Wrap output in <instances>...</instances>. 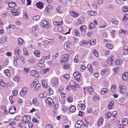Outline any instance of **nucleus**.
I'll use <instances>...</instances> for the list:
<instances>
[{
    "mask_svg": "<svg viewBox=\"0 0 128 128\" xmlns=\"http://www.w3.org/2000/svg\"><path fill=\"white\" fill-rule=\"evenodd\" d=\"M73 75L74 78L77 81L79 82L80 81V78L81 76L80 72H74Z\"/></svg>",
    "mask_w": 128,
    "mask_h": 128,
    "instance_id": "nucleus-1",
    "label": "nucleus"
},
{
    "mask_svg": "<svg viewBox=\"0 0 128 128\" xmlns=\"http://www.w3.org/2000/svg\"><path fill=\"white\" fill-rule=\"evenodd\" d=\"M30 120V118L28 115L24 116L22 118V122L23 123H27Z\"/></svg>",
    "mask_w": 128,
    "mask_h": 128,
    "instance_id": "nucleus-2",
    "label": "nucleus"
},
{
    "mask_svg": "<svg viewBox=\"0 0 128 128\" xmlns=\"http://www.w3.org/2000/svg\"><path fill=\"white\" fill-rule=\"evenodd\" d=\"M68 54H66L62 56L61 58L62 61V62L63 63V62H67L68 60Z\"/></svg>",
    "mask_w": 128,
    "mask_h": 128,
    "instance_id": "nucleus-3",
    "label": "nucleus"
},
{
    "mask_svg": "<svg viewBox=\"0 0 128 128\" xmlns=\"http://www.w3.org/2000/svg\"><path fill=\"white\" fill-rule=\"evenodd\" d=\"M41 25L42 26H44V28H48L49 27L50 24L46 20H43L42 22Z\"/></svg>",
    "mask_w": 128,
    "mask_h": 128,
    "instance_id": "nucleus-4",
    "label": "nucleus"
},
{
    "mask_svg": "<svg viewBox=\"0 0 128 128\" xmlns=\"http://www.w3.org/2000/svg\"><path fill=\"white\" fill-rule=\"evenodd\" d=\"M46 103L49 105L52 106L54 104V103L52 98H48L46 100Z\"/></svg>",
    "mask_w": 128,
    "mask_h": 128,
    "instance_id": "nucleus-5",
    "label": "nucleus"
},
{
    "mask_svg": "<svg viewBox=\"0 0 128 128\" xmlns=\"http://www.w3.org/2000/svg\"><path fill=\"white\" fill-rule=\"evenodd\" d=\"M28 88L26 87H24L22 88V89L21 90L20 94V96H24L25 95L27 91H28Z\"/></svg>",
    "mask_w": 128,
    "mask_h": 128,
    "instance_id": "nucleus-6",
    "label": "nucleus"
},
{
    "mask_svg": "<svg viewBox=\"0 0 128 128\" xmlns=\"http://www.w3.org/2000/svg\"><path fill=\"white\" fill-rule=\"evenodd\" d=\"M58 80L56 78H54L52 80V85L54 86H57L58 83Z\"/></svg>",
    "mask_w": 128,
    "mask_h": 128,
    "instance_id": "nucleus-7",
    "label": "nucleus"
},
{
    "mask_svg": "<svg viewBox=\"0 0 128 128\" xmlns=\"http://www.w3.org/2000/svg\"><path fill=\"white\" fill-rule=\"evenodd\" d=\"M122 78L124 81H127L128 79V72H124L122 75Z\"/></svg>",
    "mask_w": 128,
    "mask_h": 128,
    "instance_id": "nucleus-8",
    "label": "nucleus"
},
{
    "mask_svg": "<svg viewBox=\"0 0 128 128\" xmlns=\"http://www.w3.org/2000/svg\"><path fill=\"white\" fill-rule=\"evenodd\" d=\"M30 74L35 78H38V73L35 70H32L30 72Z\"/></svg>",
    "mask_w": 128,
    "mask_h": 128,
    "instance_id": "nucleus-9",
    "label": "nucleus"
},
{
    "mask_svg": "<svg viewBox=\"0 0 128 128\" xmlns=\"http://www.w3.org/2000/svg\"><path fill=\"white\" fill-rule=\"evenodd\" d=\"M16 110L15 107L12 106L9 110V113L10 114H14L16 112Z\"/></svg>",
    "mask_w": 128,
    "mask_h": 128,
    "instance_id": "nucleus-10",
    "label": "nucleus"
},
{
    "mask_svg": "<svg viewBox=\"0 0 128 128\" xmlns=\"http://www.w3.org/2000/svg\"><path fill=\"white\" fill-rule=\"evenodd\" d=\"M21 50L19 48H16L14 51V53L16 55H18L21 54Z\"/></svg>",
    "mask_w": 128,
    "mask_h": 128,
    "instance_id": "nucleus-11",
    "label": "nucleus"
},
{
    "mask_svg": "<svg viewBox=\"0 0 128 128\" xmlns=\"http://www.w3.org/2000/svg\"><path fill=\"white\" fill-rule=\"evenodd\" d=\"M115 64L116 65H121L123 63L122 60L120 58H118L114 62Z\"/></svg>",
    "mask_w": 128,
    "mask_h": 128,
    "instance_id": "nucleus-12",
    "label": "nucleus"
},
{
    "mask_svg": "<svg viewBox=\"0 0 128 128\" xmlns=\"http://www.w3.org/2000/svg\"><path fill=\"white\" fill-rule=\"evenodd\" d=\"M12 14L13 15L18 16L19 14V12H18L17 10L13 9L11 10Z\"/></svg>",
    "mask_w": 128,
    "mask_h": 128,
    "instance_id": "nucleus-13",
    "label": "nucleus"
},
{
    "mask_svg": "<svg viewBox=\"0 0 128 128\" xmlns=\"http://www.w3.org/2000/svg\"><path fill=\"white\" fill-rule=\"evenodd\" d=\"M36 5L38 8L40 9H42L43 7V4L42 2H40L37 3Z\"/></svg>",
    "mask_w": 128,
    "mask_h": 128,
    "instance_id": "nucleus-14",
    "label": "nucleus"
},
{
    "mask_svg": "<svg viewBox=\"0 0 128 128\" xmlns=\"http://www.w3.org/2000/svg\"><path fill=\"white\" fill-rule=\"evenodd\" d=\"M87 14L89 15L92 16L96 15L97 14V13L96 12L91 10L88 11Z\"/></svg>",
    "mask_w": 128,
    "mask_h": 128,
    "instance_id": "nucleus-15",
    "label": "nucleus"
},
{
    "mask_svg": "<svg viewBox=\"0 0 128 128\" xmlns=\"http://www.w3.org/2000/svg\"><path fill=\"white\" fill-rule=\"evenodd\" d=\"M76 110V107L74 106H71L70 107V111L71 112H74Z\"/></svg>",
    "mask_w": 128,
    "mask_h": 128,
    "instance_id": "nucleus-16",
    "label": "nucleus"
},
{
    "mask_svg": "<svg viewBox=\"0 0 128 128\" xmlns=\"http://www.w3.org/2000/svg\"><path fill=\"white\" fill-rule=\"evenodd\" d=\"M114 104V102L113 100H111L110 102L108 104V108L110 109L112 108Z\"/></svg>",
    "mask_w": 128,
    "mask_h": 128,
    "instance_id": "nucleus-17",
    "label": "nucleus"
},
{
    "mask_svg": "<svg viewBox=\"0 0 128 128\" xmlns=\"http://www.w3.org/2000/svg\"><path fill=\"white\" fill-rule=\"evenodd\" d=\"M103 120L102 117H101L99 119L98 121V124L99 125H101L102 124Z\"/></svg>",
    "mask_w": 128,
    "mask_h": 128,
    "instance_id": "nucleus-18",
    "label": "nucleus"
},
{
    "mask_svg": "<svg viewBox=\"0 0 128 128\" xmlns=\"http://www.w3.org/2000/svg\"><path fill=\"white\" fill-rule=\"evenodd\" d=\"M18 43L19 45H21L24 42L23 40L21 38H19L18 39Z\"/></svg>",
    "mask_w": 128,
    "mask_h": 128,
    "instance_id": "nucleus-19",
    "label": "nucleus"
},
{
    "mask_svg": "<svg viewBox=\"0 0 128 128\" xmlns=\"http://www.w3.org/2000/svg\"><path fill=\"white\" fill-rule=\"evenodd\" d=\"M64 48L66 50H69L70 47L68 44H67V42H65L64 44Z\"/></svg>",
    "mask_w": 128,
    "mask_h": 128,
    "instance_id": "nucleus-20",
    "label": "nucleus"
},
{
    "mask_svg": "<svg viewBox=\"0 0 128 128\" xmlns=\"http://www.w3.org/2000/svg\"><path fill=\"white\" fill-rule=\"evenodd\" d=\"M34 54L37 57H39L40 56V52L39 50H35L34 52Z\"/></svg>",
    "mask_w": 128,
    "mask_h": 128,
    "instance_id": "nucleus-21",
    "label": "nucleus"
},
{
    "mask_svg": "<svg viewBox=\"0 0 128 128\" xmlns=\"http://www.w3.org/2000/svg\"><path fill=\"white\" fill-rule=\"evenodd\" d=\"M83 124V122L81 120H78L77 121L76 123L75 126V127H76V125H82Z\"/></svg>",
    "mask_w": 128,
    "mask_h": 128,
    "instance_id": "nucleus-22",
    "label": "nucleus"
},
{
    "mask_svg": "<svg viewBox=\"0 0 128 128\" xmlns=\"http://www.w3.org/2000/svg\"><path fill=\"white\" fill-rule=\"evenodd\" d=\"M70 14L75 18H76L78 16V14H77L74 11H72L71 12Z\"/></svg>",
    "mask_w": 128,
    "mask_h": 128,
    "instance_id": "nucleus-23",
    "label": "nucleus"
},
{
    "mask_svg": "<svg viewBox=\"0 0 128 128\" xmlns=\"http://www.w3.org/2000/svg\"><path fill=\"white\" fill-rule=\"evenodd\" d=\"M4 72L6 75L8 77L10 76V74L9 72V71L8 69L5 70H4Z\"/></svg>",
    "mask_w": 128,
    "mask_h": 128,
    "instance_id": "nucleus-24",
    "label": "nucleus"
},
{
    "mask_svg": "<svg viewBox=\"0 0 128 128\" xmlns=\"http://www.w3.org/2000/svg\"><path fill=\"white\" fill-rule=\"evenodd\" d=\"M16 4L14 2H11L9 3L8 4V6L10 8H12L16 6Z\"/></svg>",
    "mask_w": 128,
    "mask_h": 128,
    "instance_id": "nucleus-25",
    "label": "nucleus"
},
{
    "mask_svg": "<svg viewBox=\"0 0 128 128\" xmlns=\"http://www.w3.org/2000/svg\"><path fill=\"white\" fill-rule=\"evenodd\" d=\"M42 84L44 88H46L47 87V84L45 80H42Z\"/></svg>",
    "mask_w": 128,
    "mask_h": 128,
    "instance_id": "nucleus-26",
    "label": "nucleus"
},
{
    "mask_svg": "<svg viewBox=\"0 0 128 128\" xmlns=\"http://www.w3.org/2000/svg\"><path fill=\"white\" fill-rule=\"evenodd\" d=\"M49 69L48 68H47L46 69H42L41 70V72L42 73L45 74L46 72H47L49 71Z\"/></svg>",
    "mask_w": 128,
    "mask_h": 128,
    "instance_id": "nucleus-27",
    "label": "nucleus"
},
{
    "mask_svg": "<svg viewBox=\"0 0 128 128\" xmlns=\"http://www.w3.org/2000/svg\"><path fill=\"white\" fill-rule=\"evenodd\" d=\"M108 90L106 88H103L101 91V93L102 94H104L107 92Z\"/></svg>",
    "mask_w": 128,
    "mask_h": 128,
    "instance_id": "nucleus-28",
    "label": "nucleus"
},
{
    "mask_svg": "<svg viewBox=\"0 0 128 128\" xmlns=\"http://www.w3.org/2000/svg\"><path fill=\"white\" fill-rule=\"evenodd\" d=\"M78 106L80 107L82 110H84L86 107V105L85 104H78Z\"/></svg>",
    "mask_w": 128,
    "mask_h": 128,
    "instance_id": "nucleus-29",
    "label": "nucleus"
},
{
    "mask_svg": "<svg viewBox=\"0 0 128 128\" xmlns=\"http://www.w3.org/2000/svg\"><path fill=\"white\" fill-rule=\"evenodd\" d=\"M63 24V22L62 20L61 22H54V24L55 25L58 26L60 25H61Z\"/></svg>",
    "mask_w": 128,
    "mask_h": 128,
    "instance_id": "nucleus-30",
    "label": "nucleus"
},
{
    "mask_svg": "<svg viewBox=\"0 0 128 128\" xmlns=\"http://www.w3.org/2000/svg\"><path fill=\"white\" fill-rule=\"evenodd\" d=\"M119 89L120 90V91L121 90H123V89L124 88V84L122 83H120L119 84Z\"/></svg>",
    "mask_w": 128,
    "mask_h": 128,
    "instance_id": "nucleus-31",
    "label": "nucleus"
},
{
    "mask_svg": "<svg viewBox=\"0 0 128 128\" xmlns=\"http://www.w3.org/2000/svg\"><path fill=\"white\" fill-rule=\"evenodd\" d=\"M112 22L114 24H117L118 23V21L116 19L114 18L112 20Z\"/></svg>",
    "mask_w": 128,
    "mask_h": 128,
    "instance_id": "nucleus-32",
    "label": "nucleus"
},
{
    "mask_svg": "<svg viewBox=\"0 0 128 128\" xmlns=\"http://www.w3.org/2000/svg\"><path fill=\"white\" fill-rule=\"evenodd\" d=\"M87 68H88L90 72H92V65L90 64H88L87 66Z\"/></svg>",
    "mask_w": 128,
    "mask_h": 128,
    "instance_id": "nucleus-33",
    "label": "nucleus"
},
{
    "mask_svg": "<svg viewBox=\"0 0 128 128\" xmlns=\"http://www.w3.org/2000/svg\"><path fill=\"white\" fill-rule=\"evenodd\" d=\"M116 86L115 85H114L112 86V87L111 88V91L114 92H115L116 90Z\"/></svg>",
    "mask_w": 128,
    "mask_h": 128,
    "instance_id": "nucleus-34",
    "label": "nucleus"
},
{
    "mask_svg": "<svg viewBox=\"0 0 128 128\" xmlns=\"http://www.w3.org/2000/svg\"><path fill=\"white\" fill-rule=\"evenodd\" d=\"M30 69L28 68H26L24 69V72L26 74H27L29 72Z\"/></svg>",
    "mask_w": 128,
    "mask_h": 128,
    "instance_id": "nucleus-35",
    "label": "nucleus"
},
{
    "mask_svg": "<svg viewBox=\"0 0 128 128\" xmlns=\"http://www.w3.org/2000/svg\"><path fill=\"white\" fill-rule=\"evenodd\" d=\"M49 6H46L45 8V12H46L48 13L49 12V11L51 10V8H49Z\"/></svg>",
    "mask_w": 128,
    "mask_h": 128,
    "instance_id": "nucleus-36",
    "label": "nucleus"
},
{
    "mask_svg": "<svg viewBox=\"0 0 128 128\" xmlns=\"http://www.w3.org/2000/svg\"><path fill=\"white\" fill-rule=\"evenodd\" d=\"M0 85L4 87L6 85V84L4 83V81L2 80H0Z\"/></svg>",
    "mask_w": 128,
    "mask_h": 128,
    "instance_id": "nucleus-37",
    "label": "nucleus"
},
{
    "mask_svg": "<svg viewBox=\"0 0 128 128\" xmlns=\"http://www.w3.org/2000/svg\"><path fill=\"white\" fill-rule=\"evenodd\" d=\"M38 81V80H34L32 84H31L30 86L32 87H33L36 84L38 83L37 82Z\"/></svg>",
    "mask_w": 128,
    "mask_h": 128,
    "instance_id": "nucleus-38",
    "label": "nucleus"
},
{
    "mask_svg": "<svg viewBox=\"0 0 128 128\" xmlns=\"http://www.w3.org/2000/svg\"><path fill=\"white\" fill-rule=\"evenodd\" d=\"M67 100L68 102H72L73 98L72 96H69L67 98Z\"/></svg>",
    "mask_w": 128,
    "mask_h": 128,
    "instance_id": "nucleus-39",
    "label": "nucleus"
},
{
    "mask_svg": "<svg viewBox=\"0 0 128 128\" xmlns=\"http://www.w3.org/2000/svg\"><path fill=\"white\" fill-rule=\"evenodd\" d=\"M89 28L90 29H94L95 27L94 24L92 22H90V24L89 26Z\"/></svg>",
    "mask_w": 128,
    "mask_h": 128,
    "instance_id": "nucleus-40",
    "label": "nucleus"
},
{
    "mask_svg": "<svg viewBox=\"0 0 128 128\" xmlns=\"http://www.w3.org/2000/svg\"><path fill=\"white\" fill-rule=\"evenodd\" d=\"M40 18V17L39 16H34L33 17V19L35 21H36L38 20Z\"/></svg>",
    "mask_w": 128,
    "mask_h": 128,
    "instance_id": "nucleus-41",
    "label": "nucleus"
},
{
    "mask_svg": "<svg viewBox=\"0 0 128 128\" xmlns=\"http://www.w3.org/2000/svg\"><path fill=\"white\" fill-rule=\"evenodd\" d=\"M17 58L18 60H22L23 62H24V58L21 56H17Z\"/></svg>",
    "mask_w": 128,
    "mask_h": 128,
    "instance_id": "nucleus-42",
    "label": "nucleus"
},
{
    "mask_svg": "<svg viewBox=\"0 0 128 128\" xmlns=\"http://www.w3.org/2000/svg\"><path fill=\"white\" fill-rule=\"evenodd\" d=\"M75 33V34L77 36H79L80 35V34L79 33V31L78 30H75L74 31Z\"/></svg>",
    "mask_w": 128,
    "mask_h": 128,
    "instance_id": "nucleus-43",
    "label": "nucleus"
},
{
    "mask_svg": "<svg viewBox=\"0 0 128 128\" xmlns=\"http://www.w3.org/2000/svg\"><path fill=\"white\" fill-rule=\"evenodd\" d=\"M100 98L98 96H93L92 97V100L94 101H96L100 99Z\"/></svg>",
    "mask_w": 128,
    "mask_h": 128,
    "instance_id": "nucleus-44",
    "label": "nucleus"
},
{
    "mask_svg": "<svg viewBox=\"0 0 128 128\" xmlns=\"http://www.w3.org/2000/svg\"><path fill=\"white\" fill-rule=\"evenodd\" d=\"M105 115L107 118H110L112 114L111 113L108 112Z\"/></svg>",
    "mask_w": 128,
    "mask_h": 128,
    "instance_id": "nucleus-45",
    "label": "nucleus"
},
{
    "mask_svg": "<svg viewBox=\"0 0 128 128\" xmlns=\"http://www.w3.org/2000/svg\"><path fill=\"white\" fill-rule=\"evenodd\" d=\"M63 77L65 78L68 80H69L70 77L69 75L68 74H65L63 76Z\"/></svg>",
    "mask_w": 128,
    "mask_h": 128,
    "instance_id": "nucleus-46",
    "label": "nucleus"
},
{
    "mask_svg": "<svg viewBox=\"0 0 128 128\" xmlns=\"http://www.w3.org/2000/svg\"><path fill=\"white\" fill-rule=\"evenodd\" d=\"M62 109L64 110V112L68 110V108L65 106L62 105Z\"/></svg>",
    "mask_w": 128,
    "mask_h": 128,
    "instance_id": "nucleus-47",
    "label": "nucleus"
},
{
    "mask_svg": "<svg viewBox=\"0 0 128 128\" xmlns=\"http://www.w3.org/2000/svg\"><path fill=\"white\" fill-rule=\"evenodd\" d=\"M123 11L124 12H126L128 10V8L126 6H124L123 7Z\"/></svg>",
    "mask_w": 128,
    "mask_h": 128,
    "instance_id": "nucleus-48",
    "label": "nucleus"
},
{
    "mask_svg": "<svg viewBox=\"0 0 128 128\" xmlns=\"http://www.w3.org/2000/svg\"><path fill=\"white\" fill-rule=\"evenodd\" d=\"M58 32H62L63 30L62 26H59L58 28Z\"/></svg>",
    "mask_w": 128,
    "mask_h": 128,
    "instance_id": "nucleus-49",
    "label": "nucleus"
},
{
    "mask_svg": "<svg viewBox=\"0 0 128 128\" xmlns=\"http://www.w3.org/2000/svg\"><path fill=\"white\" fill-rule=\"evenodd\" d=\"M86 28V26L84 25H82L80 26V29L81 31H82V30H85Z\"/></svg>",
    "mask_w": 128,
    "mask_h": 128,
    "instance_id": "nucleus-50",
    "label": "nucleus"
},
{
    "mask_svg": "<svg viewBox=\"0 0 128 128\" xmlns=\"http://www.w3.org/2000/svg\"><path fill=\"white\" fill-rule=\"evenodd\" d=\"M75 82L73 80L71 81L70 82V85L74 87V85H75Z\"/></svg>",
    "mask_w": 128,
    "mask_h": 128,
    "instance_id": "nucleus-51",
    "label": "nucleus"
},
{
    "mask_svg": "<svg viewBox=\"0 0 128 128\" xmlns=\"http://www.w3.org/2000/svg\"><path fill=\"white\" fill-rule=\"evenodd\" d=\"M108 71V69H102L101 70V71L100 72L101 74H102L103 75V74L105 73L106 72V71Z\"/></svg>",
    "mask_w": 128,
    "mask_h": 128,
    "instance_id": "nucleus-52",
    "label": "nucleus"
},
{
    "mask_svg": "<svg viewBox=\"0 0 128 128\" xmlns=\"http://www.w3.org/2000/svg\"><path fill=\"white\" fill-rule=\"evenodd\" d=\"M86 66H84V65H82V66L81 68H80V70L81 71H83L86 69Z\"/></svg>",
    "mask_w": 128,
    "mask_h": 128,
    "instance_id": "nucleus-53",
    "label": "nucleus"
},
{
    "mask_svg": "<svg viewBox=\"0 0 128 128\" xmlns=\"http://www.w3.org/2000/svg\"><path fill=\"white\" fill-rule=\"evenodd\" d=\"M40 83H37L35 87V89L37 90L38 88L40 86Z\"/></svg>",
    "mask_w": 128,
    "mask_h": 128,
    "instance_id": "nucleus-54",
    "label": "nucleus"
},
{
    "mask_svg": "<svg viewBox=\"0 0 128 128\" xmlns=\"http://www.w3.org/2000/svg\"><path fill=\"white\" fill-rule=\"evenodd\" d=\"M106 46L108 48L111 49L112 48V46L111 44H106Z\"/></svg>",
    "mask_w": 128,
    "mask_h": 128,
    "instance_id": "nucleus-55",
    "label": "nucleus"
},
{
    "mask_svg": "<svg viewBox=\"0 0 128 128\" xmlns=\"http://www.w3.org/2000/svg\"><path fill=\"white\" fill-rule=\"evenodd\" d=\"M36 61V60L32 58L30 60H29V62L30 63H33L34 62Z\"/></svg>",
    "mask_w": 128,
    "mask_h": 128,
    "instance_id": "nucleus-56",
    "label": "nucleus"
},
{
    "mask_svg": "<svg viewBox=\"0 0 128 128\" xmlns=\"http://www.w3.org/2000/svg\"><path fill=\"white\" fill-rule=\"evenodd\" d=\"M69 66V64H65V65H64L63 66V67L65 69H66L68 68V67Z\"/></svg>",
    "mask_w": 128,
    "mask_h": 128,
    "instance_id": "nucleus-57",
    "label": "nucleus"
},
{
    "mask_svg": "<svg viewBox=\"0 0 128 128\" xmlns=\"http://www.w3.org/2000/svg\"><path fill=\"white\" fill-rule=\"evenodd\" d=\"M93 53H94L96 56H98V53L94 49L93 51Z\"/></svg>",
    "mask_w": 128,
    "mask_h": 128,
    "instance_id": "nucleus-58",
    "label": "nucleus"
},
{
    "mask_svg": "<svg viewBox=\"0 0 128 128\" xmlns=\"http://www.w3.org/2000/svg\"><path fill=\"white\" fill-rule=\"evenodd\" d=\"M127 16H128V15L126 14L125 15V16L124 17L122 18V20L123 21H125L127 18H128V17Z\"/></svg>",
    "mask_w": 128,
    "mask_h": 128,
    "instance_id": "nucleus-59",
    "label": "nucleus"
},
{
    "mask_svg": "<svg viewBox=\"0 0 128 128\" xmlns=\"http://www.w3.org/2000/svg\"><path fill=\"white\" fill-rule=\"evenodd\" d=\"M78 56L77 55H76L74 58V61L76 63H77L78 62Z\"/></svg>",
    "mask_w": 128,
    "mask_h": 128,
    "instance_id": "nucleus-60",
    "label": "nucleus"
},
{
    "mask_svg": "<svg viewBox=\"0 0 128 128\" xmlns=\"http://www.w3.org/2000/svg\"><path fill=\"white\" fill-rule=\"evenodd\" d=\"M53 93V92L52 89H50L49 90V94L50 95H51Z\"/></svg>",
    "mask_w": 128,
    "mask_h": 128,
    "instance_id": "nucleus-61",
    "label": "nucleus"
},
{
    "mask_svg": "<svg viewBox=\"0 0 128 128\" xmlns=\"http://www.w3.org/2000/svg\"><path fill=\"white\" fill-rule=\"evenodd\" d=\"M28 127L30 128H32L33 126L32 123V122H29L28 124Z\"/></svg>",
    "mask_w": 128,
    "mask_h": 128,
    "instance_id": "nucleus-62",
    "label": "nucleus"
},
{
    "mask_svg": "<svg viewBox=\"0 0 128 128\" xmlns=\"http://www.w3.org/2000/svg\"><path fill=\"white\" fill-rule=\"evenodd\" d=\"M124 53V54H126L128 53V49H124L123 50Z\"/></svg>",
    "mask_w": 128,
    "mask_h": 128,
    "instance_id": "nucleus-63",
    "label": "nucleus"
},
{
    "mask_svg": "<svg viewBox=\"0 0 128 128\" xmlns=\"http://www.w3.org/2000/svg\"><path fill=\"white\" fill-rule=\"evenodd\" d=\"M105 128H111L110 124H106L105 127Z\"/></svg>",
    "mask_w": 128,
    "mask_h": 128,
    "instance_id": "nucleus-64",
    "label": "nucleus"
}]
</instances>
